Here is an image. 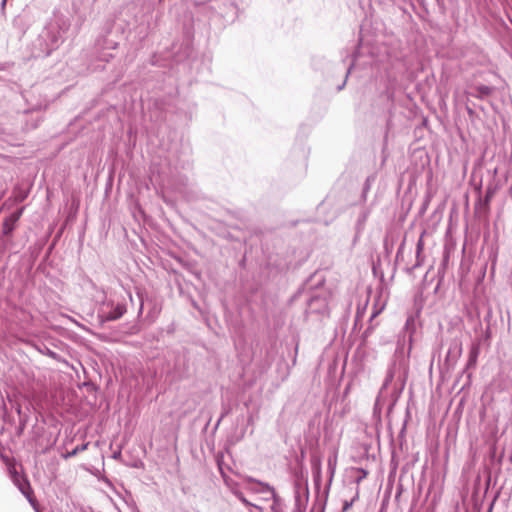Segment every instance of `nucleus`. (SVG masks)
Masks as SVG:
<instances>
[{
	"instance_id": "423d86ee",
	"label": "nucleus",
	"mask_w": 512,
	"mask_h": 512,
	"mask_svg": "<svg viewBox=\"0 0 512 512\" xmlns=\"http://www.w3.org/2000/svg\"><path fill=\"white\" fill-rule=\"evenodd\" d=\"M352 506V502L346 501L343 505V512L347 511Z\"/></svg>"
},
{
	"instance_id": "0eeeda50",
	"label": "nucleus",
	"mask_w": 512,
	"mask_h": 512,
	"mask_svg": "<svg viewBox=\"0 0 512 512\" xmlns=\"http://www.w3.org/2000/svg\"><path fill=\"white\" fill-rule=\"evenodd\" d=\"M423 249V241H422V238H420V240L418 241V244H417V251L418 253Z\"/></svg>"
},
{
	"instance_id": "f03ea898",
	"label": "nucleus",
	"mask_w": 512,
	"mask_h": 512,
	"mask_svg": "<svg viewBox=\"0 0 512 512\" xmlns=\"http://www.w3.org/2000/svg\"><path fill=\"white\" fill-rule=\"evenodd\" d=\"M12 477H13V481L14 483L18 486V488L20 489V491L27 497V498H30V495L32 494V490H31V487H30V484L29 482L21 477L17 471L15 470V468H13V471H12Z\"/></svg>"
},
{
	"instance_id": "7ed1b4c3",
	"label": "nucleus",
	"mask_w": 512,
	"mask_h": 512,
	"mask_svg": "<svg viewBox=\"0 0 512 512\" xmlns=\"http://www.w3.org/2000/svg\"><path fill=\"white\" fill-rule=\"evenodd\" d=\"M474 90L475 93L473 96L477 98H484L490 96L493 93L494 88L487 85H477L474 87Z\"/></svg>"
},
{
	"instance_id": "39448f33",
	"label": "nucleus",
	"mask_w": 512,
	"mask_h": 512,
	"mask_svg": "<svg viewBox=\"0 0 512 512\" xmlns=\"http://www.w3.org/2000/svg\"><path fill=\"white\" fill-rule=\"evenodd\" d=\"M494 194H495V189L494 188H490V187L487 188L485 199H484V202H485L486 205L489 204V202L493 198Z\"/></svg>"
},
{
	"instance_id": "20e7f679",
	"label": "nucleus",
	"mask_w": 512,
	"mask_h": 512,
	"mask_svg": "<svg viewBox=\"0 0 512 512\" xmlns=\"http://www.w3.org/2000/svg\"><path fill=\"white\" fill-rule=\"evenodd\" d=\"M123 313H124V309H123L122 307H117V308L113 311V313H111V314L107 317V319H108V320H116V319L120 318V317L123 315Z\"/></svg>"
},
{
	"instance_id": "f257e3e1",
	"label": "nucleus",
	"mask_w": 512,
	"mask_h": 512,
	"mask_svg": "<svg viewBox=\"0 0 512 512\" xmlns=\"http://www.w3.org/2000/svg\"><path fill=\"white\" fill-rule=\"evenodd\" d=\"M24 211V207L19 208L18 210L12 212L8 217H6L3 221L2 231L4 235H10L15 229L17 222L21 218Z\"/></svg>"
}]
</instances>
